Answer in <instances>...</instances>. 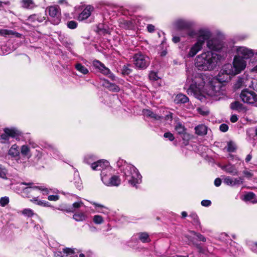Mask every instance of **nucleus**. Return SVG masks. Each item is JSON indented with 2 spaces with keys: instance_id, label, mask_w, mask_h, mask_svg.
Instances as JSON below:
<instances>
[{
  "instance_id": "nucleus-31",
  "label": "nucleus",
  "mask_w": 257,
  "mask_h": 257,
  "mask_svg": "<svg viewBox=\"0 0 257 257\" xmlns=\"http://www.w3.org/2000/svg\"><path fill=\"white\" fill-rule=\"evenodd\" d=\"M139 238L143 242H149L151 241L148 234L146 232L139 233Z\"/></svg>"
},
{
  "instance_id": "nucleus-60",
  "label": "nucleus",
  "mask_w": 257,
  "mask_h": 257,
  "mask_svg": "<svg viewBox=\"0 0 257 257\" xmlns=\"http://www.w3.org/2000/svg\"><path fill=\"white\" fill-rule=\"evenodd\" d=\"M172 40L174 43H177L180 41V38L178 36H174L173 37Z\"/></svg>"
},
{
  "instance_id": "nucleus-18",
  "label": "nucleus",
  "mask_w": 257,
  "mask_h": 257,
  "mask_svg": "<svg viewBox=\"0 0 257 257\" xmlns=\"http://www.w3.org/2000/svg\"><path fill=\"white\" fill-rule=\"evenodd\" d=\"M93 10V7L91 6H87L82 12L79 15L78 20L79 21H83L87 19L91 15L92 11Z\"/></svg>"
},
{
  "instance_id": "nucleus-39",
  "label": "nucleus",
  "mask_w": 257,
  "mask_h": 257,
  "mask_svg": "<svg viewBox=\"0 0 257 257\" xmlns=\"http://www.w3.org/2000/svg\"><path fill=\"white\" fill-rule=\"evenodd\" d=\"M189 216L193 220V223L195 225H199L200 222L199 220V218L197 214L195 213H192L190 214Z\"/></svg>"
},
{
  "instance_id": "nucleus-26",
  "label": "nucleus",
  "mask_w": 257,
  "mask_h": 257,
  "mask_svg": "<svg viewBox=\"0 0 257 257\" xmlns=\"http://www.w3.org/2000/svg\"><path fill=\"white\" fill-rule=\"evenodd\" d=\"M103 85L107 88L109 90L114 92H118L119 90V88L118 86L114 83H110L106 80H105V83L103 84Z\"/></svg>"
},
{
  "instance_id": "nucleus-11",
  "label": "nucleus",
  "mask_w": 257,
  "mask_h": 257,
  "mask_svg": "<svg viewBox=\"0 0 257 257\" xmlns=\"http://www.w3.org/2000/svg\"><path fill=\"white\" fill-rule=\"evenodd\" d=\"M232 65L237 74L245 68L246 62L241 57L235 56Z\"/></svg>"
},
{
  "instance_id": "nucleus-50",
  "label": "nucleus",
  "mask_w": 257,
  "mask_h": 257,
  "mask_svg": "<svg viewBox=\"0 0 257 257\" xmlns=\"http://www.w3.org/2000/svg\"><path fill=\"white\" fill-rule=\"evenodd\" d=\"M0 177L2 178H6V170L2 168V165H0Z\"/></svg>"
},
{
  "instance_id": "nucleus-59",
  "label": "nucleus",
  "mask_w": 257,
  "mask_h": 257,
  "mask_svg": "<svg viewBox=\"0 0 257 257\" xmlns=\"http://www.w3.org/2000/svg\"><path fill=\"white\" fill-rule=\"evenodd\" d=\"M194 245L198 249V251L199 252H201V253H203V249L202 248V247L199 244H194Z\"/></svg>"
},
{
  "instance_id": "nucleus-63",
  "label": "nucleus",
  "mask_w": 257,
  "mask_h": 257,
  "mask_svg": "<svg viewBox=\"0 0 257 257\" xmlns=\"http://www.w3.org/2000/svg\"><path fill=\"white\" fill-rule=\"evenodd\" d=\"M108 75V77H109L112 80H115V76L113 74L110 72V74H109Z\"/></svg>"
},
{
  "instance_id": "nucleus-28",
  "label": "nucleus",
  "mask_w": 257,
  "mask_h": 257,
  "mask_svg": "<svg viewBox=\"0 0 257 257\" xmlns=\"http://www.w3.org/2000/svg\"><path fill=\"white\" fill-rule=\"evenodd\" d=\"M19 154L20 151L16 145H13L9 151V154L13 157H17Z\"/></svg>"
},
{
  "instance_id": "nucleus-8",
  "label": "nucleus",
  "mask_w": 257,
  "mask_h": 257,
  "mask_svg": "<svg viewBox=\"0 0 257 257\" xmlns=\"http://www.w3.org/2000/svg\"><path fill=\"white\" fill-rule=\"evenodd\" d=\"M240 98L244 103L257 105V94L252 90L244 89L240 94Z\"/></svg>"
},
{
  "instance_id": "nucleus-6",
  "label": "nucleus",
  "mask_w": 257,
  "mask_h": 257,
  "mask_svg": "<svg viewBox=\"0 0 257 257\" xmlns=\"http://www.w3.org/2000/svg\"><path fill=\"white\" fill-rule=\"evenodd\" d=\"M236 74H237L233 65L231 64H225L219 73L217 79L221 82L227 81L230 79V75Z\"/></svg>"
},
{
  "instance_id": "nucleus-3",
  "label": "nucleus",
  "mask_w": 257,
  "mask_h": 257,
  "mask_svg": "<svg viewBox=\"0 0 257 257\" xmlns=\"http://www.w3.org/2000/svg\"><path fill=\"white\" fill-rule=\"evenodd\" d=\"M219 57V55L211 51H204L196 57L194 65L198 70L211 71L216 68Z\"/></svg>"
},
{
  "instance_id": "nucleus-13",
  "label": "nucleus",
  "mask_w": 257,
  "mask_h": 257,
  "mask_svg": "<svg viewBox=\"0 0 257 257\" xmlns=\"http://www.w3.org/2000/svg\"><path fill=\"white\" fill-rule=\"evenodd\" d=\"M4 131V133L1 136V138L5 141H8L10 137L15 138L19 135V132L14 128H6Z\"/></svg>"
},
{
  "instance_id": "nucleus-64",
  "label": "nucleus",
  "mask_w": 257,
  "mask_h": 257,
  "mask_svg": "<svg viewBox=\"0 0 257 257\" xmlns=\"http://www.w3.org/2000/svg\"><path fill=\"white\" fill-rule=\"evenodd\" d=\"M187 215V213L185 211H183L182 212V216L183 217H185Z\"/></svg>"
},
{
  "instance_id": "nucleus-38",
  "label": "nucleus",
  "mask_w": 257,
  "mask_h": 257,
  "mask_svg": "<svg viewBox=\"0 0 257 257\" xmlns=\"http://www.w3.org/2000/svg\"><path fill=\"white\" fill-rule=\"evenodd\" d=\"M236 150L235 145L232 142L227 143V150L228 152H233Z\"/></svg>"
},
{
  "instance_id": "nucleus-36",
  "label": "nucleus",
  "mask_w": 257,
  "mask_h": 257,
  "mask_svg": "<svg viewBox=\"0 0 257 257\" xmlns=\"http://www.w3.org/2000/svg\"><path fill=\"white\" fill-rule=\"evenodd\" d=\"M15 33L11 30L6 29H0V36H6L7 35H14Z\"/></svg>"
},
{
  "instance_id": "nucleus-4",
  "label": "nucleus",
  "mask_w": 257,
  "mask_h": 257,
  "mask_svg": "<svg viewBox=\"0 0 257 257\" xmlns=\"http://www.w3.org/2000/svg\"><path fill=\"white\" fill-rule=\"evenodd\" d=\"M93 170L101 171V177L103 183L108 186H118L120 184V179L118 176L111 175V169L109 163L106 160H99L92 164Z\"/></svg>"
},
{
  "instance_id": "nucleus-57",
  "label": "nucleus",
  "mask_w": 257,
  "mask_h": 257,
  "mask_svg": "<svg viewBox=\"0 0 257 257\" xmlns=\"http://www.w3.org/2000/svg\"><path fill=\"white\" fill-rule=\"evenodd\" d=\"M147 29L149 32L152 33L155 30V27L153 25L149 24L147 26Z\"/></svg>"
},
{
  "instance_id": "nucleus-42",
  "label": "nucleus",
  "mask_w": 257,
  "mask_h": 257,
  "mask_svg": "<svg viewBox=\"0 0 257 257\" xmlns=\"http://www.w3.org/2000/svg\"><path fill=\"white\" fill-rule=\"evenodd\" d=\"M36 20H38L37 16L35 14L31 15L29 16L27 20L28 22L26 23V24H28L29 22H34Z\"/></svg>"
},
{
  "instance_id": "nucleus-48",
  "label": "nucleus",
  "mask_w": 257,
  "mask_h": 257,
  "mask_svg": "<svg viewBox=\"0 0 257 257\" xmlns=\"http://www.w3.org/2000/svg\"><path fill=\"white\" fill-rule=\"evenodd\" d=\"M32 201L36 202V203L39 205L45 206L47 205V203L46 202H44L41 200H39L37 198H34L33 200H31Z\"/></svg>"
},
{
  "instance_id": "nucleus-34",
  "label": "nucleus",
  "mask_w": 257,
  "mask_h": 257,
  "mask_svg": "<svg viewBox=\"0 0 257 257\" xmlns=\"http://www.w3.org/2000/svg\"><path fill=\"white\" fill-rule=\"evenodd\" d=\"M130 65H124L122 66L121 69V73L123 75H128L132 72L131 69L130 68Z\"/></svg>"
},
{
  "instance_id": "nucleus-52",
  "label": "nucleus",
  "mask_w": 257,
  "mask_h": 257,
  "mask_svg": "<svg viewBox=\"0 0 257 257\" xmlns=\"http://www.w3.org/2000/svg\"><path fill=\"white\" fill-rule=\"evenodd\" d=\"M201 204L203 206L208 207L210 205L211 201L209 200H203L201 201Z\"/></svg>"
},
{
  "instance_id": "nucleus-25",
  "label": "nucleus",
  "mask_w": 257,
  "mask_h": 257,
  "mask_svg": "<svg viewBox=\"0 0 257 257\" xmlns=\"http://www.w3.org/2000/svg\"><path fill=\"white\" fill-rule=\"evenodd\" d=\"M189 100L188 98L184 94L180 93L175 97V101L176 103H185Z\"/></svg>"
},
{
  "instance_id": "nucleus-51",
  "label": "nucleus",
  "mask_w": 257,
  "mask_h": 257,
  "mask_svg": "<svg viewBox=\"0 0 257 257\" xmlns=\"http://www.w3.org/2000/svg\"><path fill=\"white\" fill-rule=\"evenodd\" d=\"M219 129L222 132H226L228 131V126L227 124L222 123L220 125Z\"/></svg>"
},
{
  "instance_id": "nucleus-45",
  "label": "nucleus",
  "mask_w": 257,
  "mask_h": 257,
  "mask_svg": "<svg viewBox=\"0 0 257 257\" xmlns=\"http://www.w3.org/2000/svg\"><path fill=\"white\" fill-rule=\"evenodd\" d=\"M77 22L74 21H71L67 23V26L71 29H75L77 27Z\"/></svg>"
},
{
  "instance_id": "nucleus-29",
  "label": "nucleus",
  "mask_w": 257,
  "mask_h": 257,
  "mask_svg": "<svg viewBox=\"0 0 257 257\" xmlns=\"http://www.w3.org/2000/svg\"><path fill=\"white\" fill-rule=\"evenodd\" d=\"M21 153L23 156L27 157L28 158L31 157L30 149L27 146L23 145L22 146Z\"/></svg>"
},
{
  "instance_id": "nucleus-2",
  "label": "nucleus",
  "mask_w": 257,
  "mask_h": 257,
  "mask_svg": "<svg viewBox=\"0 0 257 257\" xmlns=\"http://www.w3.org/2000/svg\"><path fill=\"white\" fill-rule=\"evenodd\" d=\"M189 72L187 70V83L189 84L187 93L202 101L204 98L203 88L206 83L209 81V79L203 73L195 72L191 75L188 74Z\"/></svg>"
},
{
  "instance_id": "nucleus-16",
  "label": "nucleus",
  "mask_w": 257,
  "mask_h": 257,
  "mask_svg": "<svg viewBox=\"0 0 257 257\" xmlns=\"http://www.w3.org/2000/svg\"><path fill=\"white\" fill-rule=\"evenodd\" d=\"M221 169L224 170L227 173L235 176L238 174V170L235 168L234 165L229 163L226 165H223L220 167Z\"/></svg>"
},
{
  "instance_id": "nucleus-46",
  "label": "nucleus",
  "mask_w": 257,
  "mask_h": 257,
  "mask_svg": "<svg viewBox=\"0 0 257 257\" xmlns=\"http://www.w3.org/2000/svg\"><path fill=\"white\" fill-rule=\"evenodd\" d=\"M255 198V194L252 192H249L245 196L246 200L250 201Z\"/></svg>"
},
{
  "instance_id": "nucleus-41",
  "label": "nucleus",
  "mask_w": 257,
  "mask_h": 257,
  "mask_svg": "<svg viewBox=\"0 0 257 257\" xmlns=\"http://www.w3.org/2000/svg\"><path fill=\"white\" fill-rule=\"evenodd\" d=\"M150 80L153 81H156L159 79V77L158 76L157 73L154 71H152L150 73L149 75Z\"/></svg>"
},
{
  "instance_id": "nucleus-22",
  "label": "nucleus",
  "mask_w": 257,
  "mask_h": 257,
  "mask_svg": "<svg viewBox=\"0 0 257 257\" xmlns=\"http://www.w3.org/2000/svg\"><path fill=\"white\" fill-rule=\"evenodd\" d=\"M73 218L76 221H83L87 219V215L84 212H76L74 214Z\"/></svg>"
},
{
  "instance_id": "nucleus-40",
  "label": "nucleus",
  "mask_w": 257,
  "mask_h": 257,
  "mask_svg": "<svg viewBox=\"0 0 257 257\" xmlns=\"http://www.w3.org/2000/svg\"><path fill=\"white\" fill-rule=\"evenodd\" d=\"M9 198L8 197H3L0 199V206L5 207L9 203Z\"/></svg>"
},
{
  "instance_id": "nucleus-62",
  "label": "nucleus",
  "mask_w": 257,
  "mask_h": 257,
  "mask_svg": "<svg viewBox=\"0 0 257 257\" xmlns=\"http://www.w3.org/2000/svg\"><path fill=\"white\" fill-rule=\"evenodd\" d=\"M76 186L79 189L81 188V183L79 179H78L77 184Z\"/></svg>"
},
{
  "instance_id": "nucleus-5",
  "label": "nucleus",
  "mask_w": 257,
  "mask_h": 257,
  "mask_svg": "<svg viewBox=\"0 0 257 257\" xmlns=\"http://www.w3.org/2000/svg\"><path fill=\"white\" fill-rule=\"evenodd\" d=\"M124 175L128 183L132 186H136L141 182V175L137 169L131 165H127L123 170Z\"/></svg>"
},
{
  "instance_id": "nucleus-43",
  "label": "nucleus",
  "mask_w": 257,
  "mask_h": 257,
  "mask_svg": "<svg viewBox=\"0 0 257 257\" xmlns=\"http://www.w3.org/2000/svg\"><path fill=\"white\" fill-rule=\"evenodd\" d=\"M22 213L24 215L31 217L33 215V211L30 209H25L22 211Z\"/></svg>"
},
{
  "instance_id": "nucleus-27",
  "label": "nucleus",
  "mask_w": 257,
  "mask_h": 257,
  "mask_svg": "<svg viewBox=\"0 0 257 257\" xmlns=\"http://www.w3.org/2000/svg\"><path fill=\"white\" fill-rule=\"evenodd\" d=\"M22 7L26 9H31L35 7V5L32 0H22Z\"/></svg>"
},
{
  "instance_id": "nucleus-44",
  "label": "nucleus",
  "mask_w": 257,
  "mask_h": 257,
  "mask_svg": "<svg viewBox=\"0 0 257 257\" xmlns=\"http://www.w3.org/2000/svg\"><path fill=\"white\" fill-rule=\"evenodd\" d=\"M191 233H192L194 235H196V236L197 237L198 239L199 240L202 241H204V242L206 241V238H205V237L204 236H203L201 234L197 233L196 232H195L194 231H191Z\"/></svg>"
},
{
  "instance_id": "nucleus-10",
  "label": "nucleus",
  "mask_w": 257,
  "mask_h": 257,
  "mask_svg": "<svg viewBox=\"0 0 257 257\" xmlns=\"http://www.w3.org/2000/svg\"><path fill=\"white\" fill-rule=\"evenodd\" d=\"M236 50V56L241 57L244 60L250 58L254 54L253 50L244 46H238Z\"/></svg>"
},
{
  "instance_id": "nucleus-30",
  "label": "nucleus",
  "mask_w": 257,
  "mask_h": 257,
  "mask_svg": "<svg viewBox=\"0 0 257 257\" xmlns=\"http://www.w3.org/2000/svg\"><path fill=\"white\" fill-rule=\"evenodd\" d=\"M75 68L77 71L83 74H86L89 71L87 68L82 65L81 63H77L75 65Z\"/></svg>"
},
{
  "instance_id": "nucleus-35",
  "label": "nucleus",
  "mask_w": 257,
  "mask_h": 257,
  "mask_svg": "<svg viewBox=\"0 0 257 257\" xmlns=\"http://www.w3.org/2000/svg\"><path fill=\"white\" fill-rule=\"evenodd\" d=\"M95 158L92 155H87L85 157L84 161L85 163H86L88 164L91 165V167H92V164L93 163H96V162H94ZM98 161H97L98 162ZM97 162V161H96Z\"/></svg>"
},
{
  "instance_id": "nucleus-53",
  "label": "nucleus",
  "mask_w": 257,
  "mask_h": 257,
  "mask_svg": "<svg viewBox=\"0 0 257 257\" xmlns=\"http://www.w3.org/2000/svg\"><path fill=\"white\" fill-rule=\"evenodd\" d=\"M48 199L50 201H57L59 199V196L58 195H49L48 197Z\"/></svg>"
},
{
  "instance_id": "nucleus-14",
  "label": "nucleus",
  "mask_w": 257,
  "mask_h": 257,
  "mask_svg": "<svg viewBox=\"0 0 257 257\" xmlns=\"http://www.w3.org/2000/svg\"><path fill=\"white\" fill-rule=\"evenodd\" d=\"M174 27L178 30H187L190 28L191 24L184 20L178 19L174 23Z\"/></svg>"
},
{
  "instance_id": "nucleus-54",
  "label": "nucleus",
  "mask_w": 257,
  "mask_h": 257,
  "mask_svg": "<svg viewBox=\"0 0 257 257\" xmlns=\"http://www.w3.org/2000/svg\"><path fill=\"white\" fill-rule=\"evenodd\" d=\"M242 173L244 175V176L248 178H250L252 177V176H253V174L252 173H251L250 172L246 170H244Z\"/></svg>"
},
{
  "instance_id": "nucleus-12",
  "label": "nucleus",
  "mask_w": 257,
  "mask_h": 257,
  "mask_svg": "<svg viewBox=\"0 0 257 257\" xmlns=\"http://www.w3.org/2000/svg\"><path fill=\"white\" fill-rule=\"evenodd\" d=\"M223 180L224 183L231 187L238 186L243 183V178L241 177L232 178L230 176H225L223 177Z\"/></svg>"
},
{
  "instance_id": "nucleus-24",
  "label": "nucleus",
  "mask_w": 257,
  "mask_h": 257,
  "mask_svg": "<svg viewBox=\"0 0 257 257\" xmlns=\"http://www.w3.org/2000/svg\"><path fill=\"white\" fill-rule=\"evenodd\" d=\"M175 130L179 135H186V129L184 125L180 122H177L175 125Z\"/></svg>"
},
{
  "instance_id": "nucleus-47",
  "label": "nucleus",
  "mask_w": 257,
  "mask_h": 257,
  "mask_svg": "<svg viewBox=\"0 0 257 257\" xmlns=\"http://www.w3.org/2000/svg\"><path fill=\"white\" fill-rule=\"evenodd\" d=\"M244 82V79L243 78H239L236 83L235 84V88H239L242 86L243 83Z\"/></svg>"
},
{
  "instance_id": "nucleus-9",
  "label": "nucleus",
  "mask_w": 257,
  "mask_h": 257,
  "mask_svg": "<svg viewBox=\"0 0 257 257\" xmlns=\"http://www.w3.org/2000/svg\"><path fill=\"white\" fill-rule=\"evenodd\" d=\"M206 94L210 97H217L220 94V85L219 83H212L206 86Z\"/></svg>"
},
{
  "instance_id": "nucleus-61",
  "label": "nucleus",
  "mask_w": 257,
  "mask_h": 257,
  "mask_svg": "<svg viewBox=\"0 0 257 257\" xmlns=\"http://www.w3.org/2000/svg\"><path fill=\"white\" fill-rule=\"evenodd\" d=\"M251 158H252V156L250 154H248L246 157L245 161L246 162H248L249 161H250L251 160Z\"/></svg>"
},
{
  "instance_id": "nucleus-32",
  "label": "nucleus",
  "mask_w": 257,
  "mask_h": 257,
  "mask_svg": "<svg viewBox=\"0 0 257 257\" xmlns=\"http://www.w3.org/2000/svg\"><path fill=\"white\" fill-rule=\"evenodd\" d=\"M84 205L82 201H78L74 202L72 204V207L67 210L68 212H74L76 209H78Z\"/></svg>"
},
{
  "instance_id": "nucleus-1",
  "label": "nucleus",
  "mask_w": 257,
  "mask_h": 257,
  "mask_svg": "<svg viewBox=\"0 0 257 257\" xmlns=\"http://www.w3.org/2000/svg\"><path fill=\"white\" fill-rule=\"evenodd\" d=\"M206 41L207 47L213 51H219L223 47V42L217 38H211V33L206 30H200L197 35L196 42L190 48L187 54L188 57H193L203 48Z\"/></svg>"
},
{
  "instance_id": "nucleus-56",
  "label": "nucleus",
  "mask_w": 257,
  "mask_h": 257,
  "mask_svg": "<svg viewBox=\"0 0 257 257\" xmlns=\"http://www.w3.org/2000/svg\"><path fill=\"white\" fill-rule=\"evenodd\" d=\"M221 180L220 178H217L216 179H215V180H214V185L216 186V187H219V186H220L221 184Z\"/></svg>"
},
{
  "instance_id": "nucleus-17",
  "label": "nucleus",
  "mask_w": 257,
  "mask_h": 257,
  "mask_svg": "<svg viewBox=\"0 0 257 257\" xmlns=\"http://www.w3.org/2000/svg\"><path fill=\"white\" fill-rule=\"evenodd\" d=\"M93 66L98 68L100 71L104 75H108L110 74V70L106 68L104 64L101 63L100 61L98 60H95L93 62Z\"/></svg>"
},
{
  "instance_id": "nucleus-33",
  "label": "nucleus",
  "mask_w": 257,
  "mask_h": 257,
  "mask_svg": "<svg viewBox=\"0 0 257 257\" xmlns=\"http://www.w3.org/2000/svg\"><path fill=\"white\" fill-rule=\"evenodd\" d=\"M63 252L65 253L66 256L68 257H78L77 255H72L75 253L74 250L71 248H63Z\"/></svg>"
},
{
  "instance_id": "nucleus-49",
  "label": "nucleus",
  "mask_w": 257,
  "mask_h": 257,
  "mask_svg": "<svg viewBox=\"0 0 257 257\" xmlns=\"http://www.w3.org/2000/svg\"><path fill=\"white\" fill-rule=\"evenodd\" d=\"M164 137L166 138H168L171 141H173L174 139L173 135L170 132L165 133L164 134Z\"/></svg>"
},
{
  "instance_id": "nucleus-55",
  "label": "nucleus",
  "mask_w": 257,
  "mask_h": 257,
  "mask_svg": "<svg viewBox=\"0 0 257 257\" xmlns=\"http://www.w3.org/2000/svg\"><path fill=\"white\" fill-rule=\"evenodd\" d=\"M64 254H65V253H64L63 252V251H59L56 252L54 254V255L55 257H67V256H66V255L65 256L64 255Z\"/></svg>"
},
{
  "instance_id": "nucleus-21",
  "label": "nucleus",
  "mask_w": 257,
  "mask_h": 257,
  "mask_svg": "<svg viewBox=\"0 0 257 257\" xmlns=\"http://www.w3.org/2000/svg\"><path fill=\"white\" fill-rule=\"evenodd\" d=\"M49 15L53 18H58L60 12L57 6H51L47 8Z\"/></svg>"
},
{
  "instance_id": "nucleus-37",
  "label": "nucleus",
  "mask_w": 257,
  "mask_h": 257,
  "mask_svg": "<svg viewBox=\"0 0 257 257\" xmlns=\"http://www.w3.org/2000/svg\"><path fill=\"white\" fill-rule=\"evenodd\" d=\"M93 221L96 224H100L103 222L104 220L101 216L96 215L93 217Z\"/></svg>"
},
{
  "instance_id": "nucleus-20",
  "label": "nucleus",
  "mask_w": 257,
  "mask_h": 257,
  "mask_svg": "<svg viewBox=\"0 0 257 257\" xmlns=\"http://www.w3.org/2000/svg\"><path fill=\"white\" fill-rule=\"evenodd\" d=\"M145 116L154 119L155 120H160L162 117L149 109H144L143 111Z\"/></svg>"
},
{
  "instance_id": "nucleus-15",
  "label": "nucleus",
  "mask_w": 257,
  "mask_h": 257,
  "mask_svg": "<svg viewBox=\"0 0 257 257\" xmlns=\"http://www.w3.org/2000/svg\"><path fill=\"white\" fill-rule=\"evenodd\" d=\"M21 184L28 186V187H26L25 188H24L23 189V191L24 192H31L32 190H35V189H39V190H42V191L44 192V194H47L49 192L48 189L46 188H43L41 187L36 186H32V185L33 184V183H32V182H29V183L22 182Z\"/></svg>"
},
{
  "instance_id": "nucleus-7",
  "label": "nucleus",
  "mask_w": 257,
  "mask_h": 257,
  "mask_svg": "<svg viewBox=\"0 0 257 257\" xmlns=\"http://www.w3.org/2000/svg\"><path fill=\"white\" fill-rule=\"evenodd\" d=\"M133 58L134 64L138 69H145L150 64L149 58L141 53L135 54Z\"/></svg>"
},
{
  "instance_id": "nucleus-19",
  "label": "nucleus",
  "mask_w": 257,
  "mask_h": 257,
  "mask_svg": "<svg viewBox=\"0 0 257 257\" xmlns=\"http://www.w3.org/2000/svg\"><path fill=\"white\" fill-rule=\"evenodd\" d=\"M195 133L199 136H204L207 134V127L204 124H200L195 127Z\"/></svg>"
},
{
  "instance_id": "nucleus-58",
  "label": "nucleus",
  "mask_w": 257,
  "mask_h": 257,
  "mask_svg": "<svg viewBox=\"0 0 257 257\" xmlns=\"http://www.w3.org/2000/svg\"><path fill=\"white\" fill-rule=\"evenodd\" d=\"M238 117L235 114L232 115L230 117V121L232 122H235L237 121Z\"/></svg>"
},
{
  "instance_id": "nucleus-23",
  "label": "nucleus",
  "mask_w": 257,
  "mask_h": 257,
  "mask_svg": "<svg viewBox=\"0 0 257 257\" xmlns=\"http://www.w3.org/2000/svg\"><path fill=\"white\" fill-rule=\"evenodd\" d=\"M230 108L233 110L241 111L245 110L243 105L239 101H236L230 104Z\"/></svg>"
}]
</instances>
